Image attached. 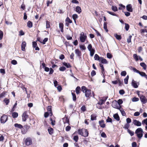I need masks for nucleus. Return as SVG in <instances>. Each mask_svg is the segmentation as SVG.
<instances>
[{"label": "nucleus", "instance_id": "obj_42", "mask_svg": "<svg viewBox=\"0 0 147 147\" xmlns=\"http://www.w3.org/2000/svg\"><path fill=\"white\" fill-rule=\"evenodd\" d=\"M65 21L66 22L69 23H71L72 22V21L68 17H67L66 18Z\"/></svg>", "mask_w": 147, "mask_h": 147}, {"label": "nucleus", "instance_id": "obj_13", "mask_svg": "<svg viewBox=\"0 0 147 147\" xmlns=\"http://www.w3.org/2000/svg\"><path fill=\"white\" fill-rule=\"evenodd\" d=\"M133 123L135 125L138 126H140L141 125V123L136 119L133 120Z\"/></svg>", "mask_w": 147, "mask_h": 147}, {"label": "nucleus", "instance_id": "obj_12", "mask_svg": "<svg viewBox=\"0 0 147 147\" xmlns=\"http://www.w3.org/2000/svg\"><path fill=\"white\" fill-rule=\"evenodd\" d=\"M127 10L130 12H132L133 11V9L132 8V5L131 4L127 5L126 6Z\"/></svg>", "mask_w": 147, "mask_h": 147}, {"label": "nucleus", "instance_id": "obj_9", "mask_svg": "<svg viewBox=\"0 0 147 147\" xmlns=\"http://www.w3.org/2000/svg\"><path fill=\"white\" fill-rule=\"evenodd\" d=\"M112 106L113 107L117 109H119L121 108V106L118 105L116 101L113 102Z\"/></svg>", "mask_w": 147, "mask_h": 147}, {"label": "nucleus", "instance_id": "obj_11", "mask_svg": "<svg viewBox=\"0 0 147 147\" xmlns=\"http://www.w3.org/2000/svg\"><path fill=\"white\" fill-rule=\"evenodd\" d=\"M75 53L77 55V56L80 58H81L82 53L78 49H76L75 50Z\"/></svg>", "mask_w": 147, "mask_h": 147}, {"label": "nucleus", "instance_id": "obj_62", "mask_svg": "<svg viewBox=\"0 0 147 147\" xmlns=\"http://www.w3.org/2000/svg\"><path fill=\"white\" fill-rule=\"evenodd\" d=\"M80 47L81 49L83 50H85L86 49V48L84 45H80Z\"/></svg>", "mask_w": 147, "mask_h": 147}, {"label": "nucleus", "instance_id": "obj_8", "mask_svg": "<svg viewBox=\"0 0 147 147\" xmlns=\"http://www.w3.org/2000/svg\"><path fill=\"white\" fill-rule=\"evenodd\" d=\"M108 97L107 96L103 97L102 99L100 100L99 101L98 103V104L100 105H101L105 103V102L107 99Z\"/></svg>", "mask_w": 147, "mask_h": 147}, {"label": "nucleus", "instance_id": "obj_57", "mask_svg": "<svg viewBox=\"0 0 147 147\" xmlns=\"http://www.w3.org/2000/svg\"><path fill=\"white\" fill-rule=\"evenodd\" d=\"M48 40V38H45L42 42V43L43 44H45L46 43V42H47Z\"/></svg>", "mask_w": 147, "mask_h": 147}, {"label": "nucleus", "instance_id": "obj_54", "mask_svg": "<svg viewBox=\"0 0 147 147\" xmlns=\"http://www.w3.org/2000/svg\"><path fill=\"white\" fill-rule=\"evenodd\" d=\"M64 44L66 46L67 48L68 46H70V45L69 44V42H67V41H65L64 42Z\"/></svg>", "mask_w": 147, "mask_h": 147}, {"label": "nucleus", "instance_id": "obj_7", "mask_svg": "<svg viewBox=\"0 0 147 147\" xmlns=\"http://www.w3.org/2000/svg\"><path fill=\"white\" fill-rule=\"evenodd\" d=\"M22 121L24 122L26 121L29 117V116L27 114V111H24L22 114Z\"/></svg>", "mask_w": 147, "mask_h": 147}, {"label": "nucleus", "instance_id": "obj_43", "mask_svg": "<svg viewBox=\"0 0 147 147\" xmlns=\"http://www.w3.org/2000/svg\"><path fill=\"white\" fill-rule=\"evenodd\" d=\"M125 28L126 31H128L129 29V26L128 24H127L126 23H125Z\"/></svg>", "mask_w": 147, "mask_h": 147}, {"label": "nucleus", "instance_id": "obj_64", "mask_svg": "<svg viewBox=\"0 0 147 147\" xmlns=\"http://www.w3.org/2000/svg\"><path fill=\"white\" fill-rule=\"evenodd\" d=\"M37 46V44L35 41L32 42V46L34 48H35Z\"/></svg>", "mask_w": 147, "mask_h": 147}, {"label": "nucleus", "instance_id": "obj_48", "mask_svg": "<svg viewBox=\"0 0 147 147\" xmlns=\"http://www.w3.org/2000/svg\"><path fill=\"white\" fill-rule=\"evenodd\" d=\"M59 70L61 71H64L65 70L66 68L64 66H62L59 67Z\"/></svg>", "mask_w": 147, "mask_h": 147}, {"label": "nucleus", "instance_id": "obj_35", "mask_svg": "<svg viewBox=\"0 0 147 147\" xmlns=\"http://www.w3.org/2000/svg\"><path fill=\"white\" fill-rule=\"evenodd\" d=\"M107 23L106 22H105L104 23V28L105 30V31L107 32L108 31V30L107 28Z\"/></svg>", "mask_w": 147, "mask_h": 147}, {"label": "nucleus", "instance_id": "obj_56", "mask_svg": "<svg viewBox=\"0 0 147 147\" xmlns=\"http://www.w3.org/2000/svg\"><path fill=\"white\" fill-rule=\"evenodd\" d=\"M72 17L73 20H76L78 18V16L77 14L73 15Z\"/></svg>", "mask_w": 147, "mask_h": 147}, {"label": "nucleus", "instance_id": "obj_28", "mask_svg": "<svg viewBox=\"0 0 147 147\" xmlns=\"http://www.w3.org/2000/svg\"><path fill=\"white\" fill-rule=\"evenodd\" d=\"M63 64L66 66L67 68H69L71 67V66L70 65L69 63H67L65 62H64L62 63Z\"/></svg>", "mask_w": 147, "mask_h": 147}, {"label": "nucleus", "instance_id": "obj_1", "mask_svg": "<svg viewBox=\"0 0 147 147\" xmlns=\"http://www.w3.org/2000/svg\"><path fill=\"white\" fill-rule=\"evenodd\" d=\"M81 90L83 93L85 94V96L87 98V100L90 98L91 96L94 97V94L93 91L91 93V90L88 89L85 86L81 87Z\"/></svg>", "mask_w": 147, "mask_h": 147}, {"label": "nucleus", "instance_id": "obj_29", "mask_svg": "<svg viewBox=\"0 0 147 147\" xmlns=\"http://www.w3.org/2000/svg\"><path fill=\"white\" fill-rule=\"evenodd\" d=\"M94 58L95 60L98 61H100V57L97 54L95 55Z\"/></svg>", "mask_w": 147, "mask_h": 147}, {"label": "nucleus", "instance_id": "obj_4", "mask_svg": "<svg viewBox=\"0 0 147 147\" xmlns=\"http://www.w3.org/2000/svg\"><path fill=\"white\" fill-rule=\"evenodd\" d=\"M87 38V36L86 34L84 32H82L80 36V40L82 42H84Z\"/></svg>", "mask_w": 147, "mask_h": 147}, {"label": "nucleus", "instance_id": "obj_15", "mask_svg": "<svg viewBox=\"0 0 147 147\" xmlns=\"http://www.w3.org/2000/svg\"><path fill=\"white\" fill-rule=\"evenodd\" d=\"M26 46V43L25 41L23 42L21 45V50L23 51H25V47Z\"/></svg>", "mask_w": 147, "mask_h": 147}, {"label": "nucleus", "instance_id": "obj_36", "mask_svg": "<svg viewBox=\"0 0 147 147\" xmlns=\"http://www.w3.org/2000/svg\"><path fill=\"white\" fill-rule=\"evenodd\" d=\"M48 131L50 134L52 135L53 133V129L51 127H49L48 129Z\"/></svg>", "mask_w": 147, "mask_h": 147}, {"label": "nucleus", "instance_id": "obj_3", "mask_svg": "<svg viewBox=\"0 0 147 147\" xmlns=\"http://www.w3.org/2000/svg\"><path fill=\"white\" fill-rule=\"evenodd\" d=\"M143 131L141 128H138L137 129L135 132L138 138L140 139L143 136Z\"/></svg>", "mask_w": 147, "mask_h": 147}, {"label": "nucleus", "instance_id": "obj_17", "mask_svg": "<svg viewBox=\"0 0 147 147\" xmlns=\"http://www.w3.org/2000/svg\"><path fill=\"white\" fill-rule=\"evenodd\" d=\"M99 123L100 126L102 128H105V127L106 125L104 123V121L103 120H102L99 121Z\"/></svg>", "mask_w": 147, "mask_h": 147}, {"label": "nucleus", "instance_id": "obj_34", "mask_svg": "<svg viewBox=\"0 0 147 147\" xmlns=\"http://www.w3.org/2000/svg\"><path fill=\"white\" fill-rule=\"evenodd\" d=\"M71 94L72 96L73 100L74 101L76 102V96L75 93L71 92Z\"/></svg>", "mask_w": 147, "mask_h": 147}, {"label": "nucleus", "instance_id": "obj_18", "mask_svg": "<svg viewBox=\"0 0 147 147\" xmlns=\"http://www.w3.org/2000/svg\"><path fill=\"white\" fill-rule=\"evenodd\" d=\"M52 107L51 106H48L47 107V110L48 112H49L50 113V116H52L53 115V113L52 111Z\"/></svg>", "mask_w": 147, "mask_h": 147}, {"label": "nucleus", "instance_id": "obj_38", "mask_svg": "<svg viewBox=\"0 0 147 147\" xmlns=\"http://www.w3.org/2000/svg\"><path fill=\"white\" fill-rule=\"evenodd\" d=\"M90 51V56L91 57H92L94 55L95 51L94 49H92L90 50V51Z\"/></svg>", "mask_w": 147, "mask_h": 147}, {"label": "nucleus", "instance_id": "obj_5", "mask_svg": "<svg viewBox=\"0 0 147 147\" xmlns=\"http://www.w3.org/2000/svg\"><path fill=\"white\" fill-rule=\"evenodd\" d=\"M24 143L27 146L32 145V138L30 137H27L24 140Z\"/></svg>", "mask_w": 147, "mask_h": 147}, {"label": "nucleus", "instance_id": "obj_52", "mask_svg": "<svg viewBox=\"0 0 147 147\" xmlns=\"http://www.w3.org/2000/svg\"><path fill=\"white\" fill-rule=\"evenodd\" d=\"M133 57L136 61L138 60V57L136 54H135L133 55Z\"/></svg>", "mask_w": 147, "mask_h": 147}, {"label": "nucleus", "instance_id": "obj_19", "mask_svg": "<svg viewBox=\"0 0 147 147\" xmlns=\"http://www.w3.org/2000/svg\"><path fill=\"white\" fill-rule=\"evenodd\" d=\"M3 102L5 105H9L10 102L9 99H8L7 98H5L3 100Z\"/></svg>", "mask_w": 147, "mask_h": 147}, {"label": "nucleus", "instance_id": "obj_6", "mask_svg": "<svg viewBox=\"0 0 147 147\" xmlns=\"http://www.w3.org/2000/svg\"><path fill=\"white\" fill-rule=\"evenodd\" d=\"M8 120V116L7 115L3 114L0 118V121L1 123H4Z\"/></svg>", "mask_w": 147, "mask_h": 147}, {"label": "nucleus", "instance_id": "obj_41", "mask_svg": "<svg viewBox=\"0 0 147 147\" xmlns=\"http://www.w3.org/2000/svg\"><path fill=\"white\" fill-rule=\"evenodd\" d=\"M79 139L78 136L77 135L75 136L73 138V140L75 141V142H77Z\"/></svg>", "mask_w": 147, "mask_h": 147}, {"label": "nucleus", "instance_id": "obj_16", "mask_svg": "<svg viewBox=\"0 0 147 147\" xmlns=\"http://www.w3.org/2000/svg\"><path fill=\"white\" fill-rule=\"evenodd\" d=\"M100 61H101V64H107L108 63L107 60L106 59L104 58L103 57H100Z\"/></svg>", "mask_w": 147, "mask_h": 147}, {"label": "nucleus", "instance_id": "obj_40", "mask_svg": "<svg viewBox=\"0 0 147 147\" xmlns=\"http://www.w3.org/2000/svg\"><path fill=\"white\" fill-rule=\"evenodd\" d=\"M46 28H49L50 27V22L48 21L46 22Z\"/></svg>", "mask_w": 147, "mask_h": 147}, {"label": "nucleus", "instance_id": "obj_45", "mask_svg": "<svg viewBox=\"0 0 147 147\" xmlns=\"http://www.w3.org/2000/svg\"><path fill=\"white\" fill-rule=\"evenodd\" d=\"M107 12L109 13V14L112 15L113 16H115L117 17H118V15L115 13H114V12L111 11H107Z\"/></svg>", "mask_w": 147, "mask_h": 147}, {"label": "nucleus", "instance_id": "obj_31", "mask_svg": "<svg viewBox=\"0 0 147 147\" xmlns=\"http://www.w3.org/2000/svg\"><path fill=\"white\" fill-rule=\"evenodd\" d=\"M114 35L116 38L118 40H120L122 38L121 36V35H118L117 34H115Z\"/></svg>", "mask_w": 147, "mask_h": 147}, {"label": "nucleus", "instance_id": "obj_21", "mask_svg": "<svg viewBox=\"0 0 147 147\" xmlns=\"http://www.w3.org/2000/svg\"><path fill=\"white\" fill-rule=\"evenodd\" d=\"M75 11L79 14L81 13L82 12V9L79 6L76 7Z\"/></svg>", "mask_w": 147, "mask_h": 147}, {"label": "nucleus", "instance_id": "obj_59", "mask_svg": "<svg viewBox=\"0 0 147 147\" xmlns=\"http://www.w3.org/2000/svg\"><path fill=\"white\" fill-rule=\"evenodd\" d=\"M123 102V101L122 99H119L118 100L117 103L120 106V105L122 104Z\"/></svg>", "mask_w": 147, "mask_h": 147}, {"label": "nucleus", "instance_id": "obj_47", "mask_svg": "<svg viewBox=\"0 0 147 147\" xmlns=\"http://www.w3.org/2000/svg\"><path fill=\"white\" fill-rule=\"evenodd\" d=\"M107 57L109 59H111L113 57L112 54L110 53H107Z\"/></svg>", "mask_w": 147, "mask_h": 147}, {"label": "nucleus", "instance_id": "obj_39", "mask_svg": "<svg viewBox=\"0 0 147 147\" xmlns=\"http://www.w3.org/2000/svg\"><path fill=\"white\" fill-rule=\"evenodd\" d=\"M129 78V76L128 75L124 79V83L125 84H127L128 82V80Z\"/></svg>", "mask_w": 147, "mask_h": 147}, {"label": "nucleus", "instance_id": "obj_24", "mask_svg": "<svg viewBox=\"0 0 147 147\" xmlns=\"http://www.w3.org/2000/svg\"><path fill=\"white\" fill-rule=\"evenodd\" d=\"M97 116L95 114H92L91 115V120L92 121L96 120Z\"/></svg>", "mask_w": 147, "mask_h": 147}, {"label": "nucleus", "instance_id": "obj_61", "mask_svg": "<svg viewBox=\"0 0 147 147\" xmlns=\"http://www.w3.org/2000/svg\"><path fill=\"white\" fill-rule=\"evenodd\" d=\"M139 99L138 98L134 97L132 98V100L133 102H136L138 101Z\"/></svg>", "mask_w": 147, "mask_h": 147}, {"label": "nucleus", "instance_id": "obj_27", "mask_svg": "<svg viewBox=\"0 0 147 147\" xmlns=\"http://www.w3.org/2000/svg\"><path fill=\"white\" fill-rule=\"evenodd\" d=\"M139 74L142 76L144 77L147 79V75L145 73L143 72H141L140 71Z\"/></svg>", "mask_w": 147, "mask_h": 147}, {"label": "nucleus", "instance_id": "obj_2", "mask_svg": "<svg viewBox=\"0 0 147 147\" xmlns=\"http://www.w3.org/2000/svg\"><path fill=\"white\" fill-rule=\"evenodd\" d=\"M78 134L84 137L88 136L89 133L87 130L85 128L79 129L78 130Z\"/></svg>", "mask_w": 147, "mask_h": 147}, {"label": "nucleus", "instance_id": "obj_63", "mask_svg": "<svg viewBox=\"0 0 147 147\" xmlns=\"http://www.w3.org/2000/svg\"><path fill=\"white\" fill-rule=\"evenodd\" d=\"M132 70L138 73L140 71L139 70H137L136 68L134 67L132 68Z\"/></svg>", "mask_w": 147, "mask_h": 147}, {"label": "nucleus", "instance_id": "obj_22", "mask_svg": "<svg viewBox=\"0 0 147 147\" xmlns=\"http://www.w3.org/2000/svg\"><path fill=\"white\" fill-rule=\"evenodd\" d=\"M132 85L135 88H138V85H137L136 81H135L134 80H133L131 83Z\"/></svg>", "mask_w": 147, "mask_h": 147}, {"label": "nucleus", "instance_id": "obj_50", "mask_svg": "<svg viewBox=\"0 0 147 147\" xmlns=\"http://www.w3.org/2000/svg\"><path fill=\"white\" fill-rule=\"evenodd\" d=\"M127 132L130 134L131 136H132L134 135V132L133 131H131L129 130V129H128L127 130Z\"/></svg>", "mask_w": 147, "mask_h": 147}, {"label": "nucleus", "instance_id": "obj_58", "mask_svg": "<svg viewBox=\"0 0 147 147\" xmlns=\"http://www.w3.org/2000/svg\"><path fill=\"white\" fill-rule=\"evenodd\" d=\"M127 74L126 72L125 71H123L121 73V75L122 76H125Z\"/></svg>", "mask_w": 147, "mask_h": 147}, {"label": "nucleus", "instance_id": "obj_44", "mask_svg": "<svg viewBox=\"0 0 147 147\" xmlns=\"http://www.w3.org/2000/svg\"><path fill=\"white\" fill-rule=\"evenodd\" d=\"M81 110L84 112L86 110V107L85 105H83L81 108Z\"/></svg>", "mask_w": 147, "mask_h": 147}, {"label": "nucleus", "instance_id": "obj_26", "mask_svg": "<svg viewBox=\"0 0 147 147\" xmlns=\"http://www.w3.org/2000/svg\"><path fill=\"white\" fill-rule=\"evenodd\" d=\"M14 125L15 127L20 129H22L23 127V126L22 125L17 123H15Z\"/></svg>", "mask_w": 147, "mask_h": 147}, {"label": "nucleus", "instance_id": "obj_10", "mask_svg": "<svg viewBox=\"0 0 147 147\" xmlns=\"http://www.w3.org/2000/svg\"><path fill=\"white\" fill-rule=\"evenodd\" d=\"M140 99L142 102L143 104H145L146 103L147 101L146 98V97L144 95H140Z\"/></svg>", "mask_w": 147, "mask_h": 147}, {"label": "nucleus", "instance_id": "obj_33", "mask_svg": "<svg viewBox=\"0 0 147 147\" xmlns=\"http://www.w3.org/2000/svg\"><path fill=\"white\" fill-rule=\"evenodd\" d=\"M140 65L141 66L143 67L144 70L146 69L147 66L145 63H140Z\"/></svg>", "mask_w": 147, "mask_h": 147}, {"label": "nucleus", "instance_id": "obj_30", "mask_svg": "<svg viewBox=\"0 0 147 147\" xmlns=\"http://www.w3.org/2000/svg\"><path fill=\"white\" fill-rule=\"evenodd\" d=\"M64 121V123H69V119H68L67 117H65L63 118Z\"/></svg>", "mask_w": 147, "mask_h": 147}, {"label": "nucleus", "instance_id": "obj_32", "mask_svg": "<svg viewBox=\"0 0 147 147\" xmlns=\"http://www.w3.org/2000/svg\"><path fill=\"white\" fill-rule=\"evenodd\" d=\"M27 26L29 28H32L33 26L32 22L30 21H28L27 22Z\"/></svg>", "mask_w": 147, "mask_h": 147}, {"label": "nucleus", "instance_id": "obj_37", "mask_svg": "<svg viewBox=\"0 0 147 147\" xmlns=\"http://www.w3.org/2000/svg\"><path fill=\"white\" fill-rule=\"evenodd\" d=\"M18 116V114L16 112H14L12 113V117L14 118H17Z\"/></svg>", "mask_w": 147, "mask_h": 147}, {"label": "nucleus", "instance_id": "obj_23", "mask_svg": "<svg viewBox=\"0 0 147 147\" xmlns=\"http://www.w3.org/2000/svg\"><path fill=\"white\" fill-rule=\"evenodd\" d=\"M63 26L64 25L62 23L60 22L59 24V26L61 30V31L62 32H63Z\"/></svg>", "mask_w": 147, "mask_h": 147}, {"label": "nucleus", "instance_id": "obj_60", "mask_svg": "<svg viewBox=\"0 0 147 147\" xmlns=\"http://www.w3.org/2000/svg\"><path fill=\"white\" fill-rule=\"evenodd\" d=\"M87 48L89 51H90V50L93 49H92V46L91 44H90L88 45Z\"/></svg>", "mask_w": 147, "mask_h": 147}, {"label": "nucleus", "instance_id": "obj_14", "mask_svg": "<svg viewBox=\"0 0 147 147\" xmlns=\"http://www.w3.org/2000/svg\"><path fill=\"white\" fill-rule=\"evenodd\" d=\"M99 65L101 67V69L102 71V73L103 74V76L104 78H105V69L104 68V67H103V65L101 63H99Z\"/></svg>", "mask_w": 147, "mask_h": 147}, {"label": "nucleus", "instance_id": "obj_53", "mask_svg": "<svg viewBox=\"0 0 147 147\" xmlns=\"http://www.w3.org/2000/svg\"><path fill=\"white\" fill-rule=\"evenodd\" d=\"M106 122H110L112 123V119L111 118L109 117H108L107 119H106Z\"/></svg>", "mask_w": 147, "mask_h": 147}, {"label": "nucleus", "instance_id": "obj_20", "mask_svg": "<svg viewBox=\"0 0 147 147\" xmlns=\"http://www.w3.org/2000/svg\"><path fill=\"white\" fill-rule=\"evenodd\" d=\"M80 87L79 86H78L76 88V92L77 94H79L81 92Z\"/></svg>", "mask_w": 147, "mask_h": 147}, {"label": "nucleus", "instance_id": "obj_51", "mask_svg": "<svg viewBox=\"0 0 147 147\" xmlns=\"http://www.w3.org/2000/svg\"><path fill=\"white\" fill-rule=\"evenodd\" d=\"M130 126L129 124L126 123L124 127V128L126 129H128V128Z\"/></svg>", "mask_w": 147, "mask_h": 147}, {"label": "nucleus", "instance_id": "obj_46", "mask_svg": "<svg viewBox=\"0 0 147 147\" xmlns=\"http://www.w3.org/2000/svg\"><path fill=\"white\" fill-rule=\"evenodd\" d=\"M132 36L131 35H130L129 37L127 38V42L128 43H129L130 42H131V38Z\"/></svg>", "mask_w": 147, "mask_h": 147}, {"label": "nucleus", "instance_id": "obj_55", "mask_svg": "<svg viewBox=\"0 0 147 147\" xmlns=\"http://www.w3.org/2000/svg\"><path fill=\"white\" fill-rule=\"evenodd\" d=\"M50 115V113L48 112L45 113L44 116L45 118H47Z\"/></svg>", "mask_w": 147, "mask_h": 147}, {"label": "nucleus", "instance_id": "obj_25", "mask_svg": "<svg viewBox=\"0 0 147 147\" xmlns=\"http://www.w3.org/2000/svg\"><path fill=\"white\" fill-rule=\"evenodd\" d=\"M113 117L117 121L120 120V117L117 113H116L114 114L113 115Z\"/></svg>", "mask_w": 147, "mask_h": 147}, {"label": "nucleus", "instance_id": "obj_49", "mask_svg": "<svg viewBox=\"0 0 147 147\" xmlns=\"http://www.w3.org/2000/svg\"><path fill=\"white\" fill-rule=\"evenodd\" d=\"M112 9L114 11H117V8L116 6H112Z\"/></svg>", "mask_w": 147, "mask_h": 147}]
</instances>
